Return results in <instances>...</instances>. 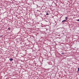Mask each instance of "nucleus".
I'll use <instances>...</instances> for the list:
<instances>
[{
    "label": "nucleus",
    "instance_id": "obj_1",
    "mask_svg": "<svg viewBox=\"0 0 79 79\" xmlns=\"http://www.w3.org/2000/svg\"><path fill=\"white\" fill-rule=\"evenodd\" d=\"M9 60L10 61H13V59L12 58H10L9 59Z\"/></svg>",
    "mask_w": 79,
    "mask_h": 79
},
{
    "label": "nucleus",
    "instance_id": "obj_2",
    "mask_svg": "<svg viewBox=\"0 0 79 79\" xmlns=\"http://www.w3.org/2000/svg\"><path fill=\"white\" fill-rule=\"evenodd\" d=\"M66 21V20H63V21H62V22L64 23V22H65Z\"/></svg>",
    "mask_w": 79,
    "mask_h": 79
},
{
    "label": "nucleus",
    "instance_id": "obj_3",
    "mask_svg": "<svg viewBox=\"0 0 79 79\" xmlns=\"http://www.w3.org/2000/svg\"><path fill=\"white\" fill-rule=\"evenodd\" d=\"M49 14L48 13H47L46 14V15H49Z\"/></svg>",
    "mask_w": 79,
    "mask_h": 79
},
{
    "label": "nucleus",
    "instance_id": "obj_4",
    "mask_svg": "<svg viewBox=\"0 0 79 79\" xmlns=\"http://www.w3.org/2000/svg\"><path fill=\"white\" fill-rule=\"evenodd\" d=\"M67 18H68V17H66L65 18V20H66H66H67Z\"/></svg>",
    "mask_w": 79,
    "mask_h": 79
},
{
    "label": "nucleus",
    "instance_id": "obj_5",
    "mask_svg": "<svg viewBox=\"0 0 79 79\" xmlns=\"http://www.w3.org/2000/svg\"><path fill=\"white\" fill-rule=\"evenodd\" d=\"M61 54L62 55H64V53H61Z\"/></svg>",
    "mask_w": 79,
    "mask_h": 79
},
{
    "label": "nucleus",
    "instance_id": "obj_6",
    "mask_svg": "<svg viewBox=\"0 0 79 79\" xmlns=\"http://www.w3.org/2000/svg\"><path fill=\"white\" fill-rule=\"evenodd\" d=\"M8 29H9V31H10V28H8Z\"/></svg>",
    "mask_w": 79,
    "mask_h": 79
},
{
    "label": "nucleus",
    "instance_id": "obj_7",
    "mask_svg": "<svg viewBox=\"0 0 79 79\" xmlns=\"http://www.w3.org/2000/svg\"><path fill=\"white\" fill-rule=\"evenodd\" d=\"M79 69H78L77 73H78V72H79Z\"/></svg>",
    "mask_w": 79,
    "mask_h": 79
},
{
    "label": "nucleus",
    "instance_id": "obj_8",
    "mask_svg": "<svg viewBox=\"0 0 79 79\" xmlns=\"http://www.w3.org/2000/svg\"><path fill=\"white\" fill-rule=\"evenodd\" d=\"M77 21H79V19L77 20Z\"/></svg>",
    "mask_w": 79,
    "mask_h": 79
},
{
    "label": "nucleus",
    "instance_id": "obj_9",
    "mask_svg": "<svg viewBox=\"0 0 79 79\" xmlns=\"http://www.w3.org/2000/svg\"><path fill=\"white\" fill-rule=\"evenodd\" d=\"M0 37H3V35H0Z\"/></svg>",
    "mask_w": 79,
    "mask_h": 79
},
{
    "label": "nucleus",
    "instance_id": "obj_10",
    "mask_svg": "<svg viewBox=\"0 0 79 79\" xmlns=\"http://www.w3.org/2000/svg\"><path fill=\"white\" fill-rule=\"evenodd\" d=\"M78 69H79V68H77Z\"/></svg>",
    "mask_w": 79,
    "mask_h": 79
}]
</instances>
